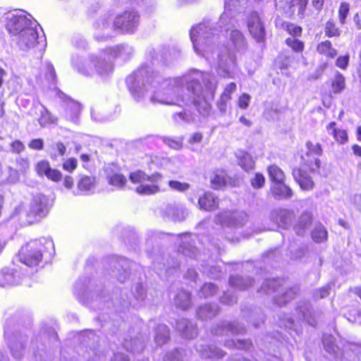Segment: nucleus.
Wrapping results in <instances>:
<instances>
[{"label":"nucleus","mask_w":361,"mask_h":361,"mask_svg":"<svg viewBox=\"0 0 361 361\" xmlns=\"http://www.w3.org/2000/svg\"><path fill=\"white\" fill-rule=\"evenodd\" d=\"M96 185V178L87 175H80L77 184L78 190L82 195H89L93 192Z\"/></svg>","instance_id":"29"},{"label":"nucleus","mask_w":361,"mask_h":361,"mask_svg":"<svg viewBox=\"0 0 361 361\" xmlns=\"http://www.w3.org/2000/svg\"><path fill=\"white\" fill-rule=\"evenodd\" d=\"M111 264L114 267V269L112 270L113 275L120 282H124L128 276V269L133 266V263L124 257H113Z\"/></svg>","instance_id":"19"},{"label":"nucleus","mask_w":361,"mask_h":361,"mask_svg":"<svg viewBox=\"0 0 361 361\" xmlns=\"http://www.w3.org/2000/svg\"><path fill=\"white\" fill-rule=\"evenodd\" d=\"M278 317V324L281 328L288 329L290 334L291 331L295 332L296 334H299L300 333V329L292 317L285 314L282 316L279 315Z\"/></svg>","instance_id":"42"},{"label":"nucleus","mask_w":361,"mask_h":361,"mask_svg":"<svg viewBox=\"0 0 361 361\" xmlns=\"http://www.w3.org/2000/svg\"><path fill=\"white\" fill-rule=\"evenodd\" d=\"M349 11L350 4L347 2H341L338 9V19L341 25H344L345 23Z\"/></svg>","instance_id":"59"},{"label":"nucleus","mask_w":361,"mask_h":361,"mask_svg":"<svg viewBox=\"0 0 361 361\" xmlns=\"http://www.w3.org/2000/svg\"><path fill=\"white\" fill-rule=\"evenodd\" d=\"M310 173V170L307 171L306 168L302 166L293 170V176L302 190H312L314 187Z\"/></svg>","instance_id":"21"},{"label":"nucleus","mask_w":361,"mask_h":361,"mask_svg":"<svg viewBox=\"0 0 361 361\" xmlns=\"http://www.w3.org/2000/svg\"><path fill=\"white\" fill-rule=\"evenodd\" d=\"M176 329L186 338H193L197 335V328L189 320L182 318L176 321Z\"/></svg>","instance_id":"30"},{"label":"nucleus","mask_w":361,"mask_h":361,"mask_svg":"<svg viewBox=\"0 0 361 361\" xmlns=\"http://www.w3.org/2000/svg\"><path fill=\"white\" fill-rule=\"evenodd\" d=\"M291 61H292V59L290 56H288L286 54H281L277 57V59L276 60V66L278 68H279L282 71V73L283 74L284 73L283 71H287V69L288 68V67L290 65ZM285 74H287V73H285Z\"/></svg>","instance_id":"56"},{"label":"nucleus","mask_w":361,"mask_h":361,"mask_svg":"<svg viewBox=\"0 0 361 361\" xmlns=\"http://www.w3.org/2000/svg\"><path fill=\"white\" fill-rule=\"evenodd\" d=\"M133 295V298L130 301H126L123 300V302H121V307H117L118 311L121 312L123 309L128 307V306L137 308L142 305L146 298V292L142 283H137L135 286Z\"/></svg>","instance_id":"22"},{"label":"nucleus","mask_w":361,"mask_h":361,"mask_svg":"<svg viewBox=\"0 0 361 361\" xmlns=\"http://www.w3.org/2000/svg\"><path fill=\"white\" fill-rule=\"evenodd\" d=\"M40 116L38 122L42 127H45L54 122V118L48 109L42 104H40Z\"/></svg>","instance_id":"51"},{"label":"nucleus","mask_w":361,"mask_h":361,"mask_svg":"<svg viewBox=\"0 0 361 361\" xmlns=\"http://www.w3.org/2000/svg\"><path fill=\"white\" fill-rule=\"evenodd\" d=\"M246 215L243 213L226 211L216 216L215 222L227 227H238L245 224Z\"/></svg>","instance_id":"18"},{"label":"nucleus","mask_w":361,"mask_h":361,"mask_svg":"<svg viewBox=\"0 0 361 361\" xmlns=\"http://www.w3.org/2000/svg\"><path fill=\"white\" fill-rule=\"evenodd\" d=\"M59 97L66 103H67L66 109V118L71 121L72 122L76 123L78 122L80 111L81 106L80 104L72 100L68 96L65 95L62 92L59 93Z\"/></svg>","instance_id":"26"},{"label":"nucleus","mask_w":361,"mask_h":361,"mask_svg":"<svg viewBox=\"0 0 361 361\" xmlns=\"http://www.w3.org/2000/svg\"><path fill=\"white\" fill-rule=\"evenodd\" d=\"M166 212L173 221H183L188 214L184 208L171 204L166 207Z\"/></svg>","instance_id":"48"},{"label":"nucleus","mask_w":361,"mask_h":361,"mask_svg":"<svg viewBox=\"0 0 361 361\" xmlns=\"http://www.w3.org/2000/svg\"><path fill=\"white\" fill-rule=\"evenodd\" d=\"M50 169L49 163L44 160L39 161L35 166L36 172L39 176H46Z\"/></svg>","instance_id":"62"},{"label":"nucleus","mask_w":361,"mask_h":361,"mask_svg":"<svg viewBox=\"0 0 361 361\" xmlns=\"http://www.w3.org/2000/svg\"><path fill=\"white\" fill-rule=\"evenodd\" d=\"M312 215L310 212H305L298 218L294 225V231L298 235H303L312 224Z\"/></svg>","instance_id":"36"},{"label":"nucleus","mask_w":361,"mask_h":361,"mask_svg":"<svg viewBox=\"0 0 361 361\" xmlns=\"http://www.w3.org/2000/svg\"><path fill=\"white\" fill-rule=\"evenodd\" d=\"M79 340L83 345H90L91 343L97 341V337L92 330H86L80 334Z\"/></svg>","instance_id":"57"},{"label":"nucleus","mask_w":361,"mask_h":361,"mask_svg":"<svg viewBox=\"0 0 361 361\" xmlns=\"http://www.w3.org/2000/svg\"><path fill=\"white\" fill-rule=\"evenodd\" d=\"M230 42L238 53H244L247 49V42L243 34L237 29L232 30L229 35Z\"/></svg>","instance_id":"32"},{"label":"nucleus","mask_w":361,"mask_h":361,"mask_svg":"<svg viewBox=\"0 0 361 361\" xmlns=\"http://www.w3.org/2000/svg\"><path fill=\"white\" fill-rule=\"evenodd\" d=\"M240 0H225L224 12L221 14L219 20L218 27L228 32L234 26L235 20V14L238 12ZM222 30H221V32Z\"/></svg>","instance_id":"13"},{"label":"nucleus","mask_w":361,"mask_h":361,"mask_svg":"<svg viewBox=\"0 0 361 361\" xmlns=\"http://www.w3.org/2000/svg\"><path fill=\"white\" fill-rule=\"evenodd\" d=\"M94 37L97 41H104L113 37L116 32L115 18L110 13H106L99 18L94 24Z\"/></svg>","instance_id":"11"},{"label":"nucleus","mask_w":361,"mask_h":361,"mask_svg":"<svg viewBox=\"0 0 361 361\" xmlns=\"http://www.w3.org/2000/svg\"><path fill=\"white\" fill-rule=\"evenodd\" d=\"M171 260H173V259H172ZM153 265L154 268L156 269L157 273L160 276L162 274V271L164 269L165 271V274L167 276H170L171 274H173V272H176L180 267V263L176 261H173L172 264H170L169 262H168V264L166 267V264L162 265L158 261H154L153 262Z\"/></svg>","instance_id":"44"},{"label":"nucleus","mask_w":361,"mask_h":361,"mask_svg":"<svg viewBox=\"0 0 361 361\" xmlns=\"http://www.w3.org/2000/svg\"><path fill=\"white\" fill-rule=\"evenodd\" d=\"M219 32L214 23L204 21L191 27L190 38L197 55L214 66L219 76L235 79L239 73L236 56L227 47L219 45Z\"/></svg>","instance_id":"2"},{"label":"nucleus","mask_w":361,"mask_h":361,"mask_svg":"<svg viewBox=\"0 0 361 361\" xmlns=\"http://www.w3.org/2000/svg\"><path fill=\"white\" fill-rule=\"evenodd\" d=\"M247 27L250 35L258 42H264L266 36L265 27L259 14L253 11L247 18Z\"/></svg>","instance_id":"16"},{"label":"nucleus","mask_w":361,"mask_h":361,"mask_svg":"<svg viewBox=\"0 0 361 361\" xmlns=\"http://www.w3.org/2000/svg\"><path fill=\"white\" fill-rule=\"evenodd\" d=\"M270 190L271 195L276 200L290 199L293 195V190L285 184L284 180L273 183Z\"/></svg>","instance_id":"31"},{"label":"nucleus","mask_w":361,"mask_h":361,"mask_svg":"<svg viewBox=\"0 0 361 361\" xmlns=\"http://www.w3.org/2000/svg\"><path fill=\"white\" fill-rule=\"evenodd\" d=\"M13 269L4 268L0 271V286L16 285L20 282V278Z\"/></svg>","instance_id":"34"},{"label":"nucleus","mask_w":361,"mask_h":361,"mask_svg":"<svg viewBox=\"0 0 361 361\" xmlns=\"http://www.w3.org/2000/svg\"><path fill=\"white\" fill-rule=\"evenodd\" d=\"M245 331V327L238 322H224L218 324L214 334L216 335H237L243 334Z\"/></svg>","instance_id":"27"},{"label":"nucleus","mask_w":361,"mask_h":361,"mask_svg":"<svg viewBox=\"0 0 361 361\" xmlns=\"http://www.w3.org/2000/svg\"><path fill=\"white\" fill-rule=\"evenodd\" d=\"M197 350L202 358L219 359L224 355V351L214 345H200Z\"/></svg>","instance_id":"35"},{"label":"nucleus","mask_w":361,"mask_h":361,"mask_svg":"<svg viewBox=\"0 0 361 361\" xmlns=\"http://www.w3.org/2000/svg\"><path fill=\"white\" fill-rule=\"evenodd\" d=\"M134 48L128 44H119L114 47L106 48V52L113 59H120L123 61L130 60L134 54Z\"/></svg>","instance_id":"20"},{"label":"nucleus","mask_w":361,"mask_h":361,"mask_svg":"<svg viewBox=\"0 0 361 361\" xmlns=\"http://www.w3.org/2000/svg\"><path fill=\"white\" fill-rule=\"evenodd\" d=\"M104 172L108 183L117 188H122L126 183V177L122 175L115 165H108L104 167Z\"/></svg>","instance_id":"25"},{"label":"nucleus","mask_w":361,"mask_h":361,"mask_svg":"<svg viewBox=\"0 0 361 361\" xmlns=\"http://www.w3.org/2000/svg\"><path fill=\"white\" fill-rule=\"evenodd\" d=\"M169 338V330L166 325L159 324L155 328L154 341L157 345H162Z\"/></svg>","instance_id":"43"},{"label":"nucleus","mask_w":361,"mask_h":361,"mask_svg":"<svg viewBox=\"0 0 361 361\" xmlns=\"http://www.w3.org/2000/svg\"><path fill=\"white\" fill-rule=\"evenodd\" d=\"M151 64L145 63L126 80L128 88L137 102H142L149 92L152 104L194 106L205 118L211 111L209 101L214 97L217 81L214 75L197 69H191L182 76L164 78L155 72L152 65L159 59L154 49L148 51Z\"/></svg>","instance_id":"1"},{"label":"nucleus","mask_w":361,"mask_h":361,"mask_svg":"<svg viewBox=\"0 0 361 361\" xmlns=\"http://www.w3.org/2000/svg\"><path fill=\"white\" fill-rule=\"evenodd\" d=\"M173 121L178 124L190 123L195 120V116L192 114L186 111L185 110L181 112L174 114L173 115Z\"/></svg>","instance_id":"55"},{"label":"nucleus","mask_w":361,"mask_h":361,"mask_svg":"<svg viewBox=\"0 0 361 361\" xmlns=\"http://www.w3.org/2000/svg\"><path fill=\"white\" fill-rule=\"evenodd\" d=\"M54 254L53 240L48 238H41L30 240L23 246L18 253V259L25 265L32 267L38 266L44 256L51 258Z\"/></svg>","instance_id":"4"},{"label":"nucleus","mask_w":361,"mask_h":361,"mask_svg":"<svg viewBox=\"0 0 361 361\" xmlns=\"http://www.w3.org/2000/svg\"><path fill=\"white\" fill-rule=\"evenodd\" d=\"M286 44L294 51L300 52L304 49V44L302 41L295 37H288L286 39Z\"/></svg>","instance_id":"61"},{"label":"nucleus","mask_w":361,"mask_h":361,"mask_svg":"<svg viewBox=\"0 0 361 361\" xmlns=\"http://www.w3.org/2000/svg\"><path fill=\"white\" fill-rule=\"evenodd\" d=\"M227 183L226 172L223 170H216L211 177V183L214 189H219Z\"/></svg>","instance_id":"47"},{"label":"nucleus","mask_w":361,"mask_h":361,"mask_svg":"<svg viewBox=\"0 0 361 361\" xmlns=\"http://www.w3.org/2000/svg\"><path fill=\"white\" fill-rule=\"evenodd\" d=\"M251 342L247 340H226L225 341L224 345L228 348H238V349H249L251 346Z\"/></svg>","instance_id":"54"},{"label":"nucleus","mask_w":361,"mask_h":361,"mask_svg":"<svg viewBox=\"0 0 361 361\" xmlns=\"http://www.w3.org/2000/svg\"><path fill=\"white\" fill-rule=\"evenodd\" d=\"M293 212L286 209H276L271 212L270 219L282 228H287L290 226Z\"/></svg>","instance_id":"24"},{"label":"nucleus","mask_w":361,"mask_h":361,"mask_svg":"<svg viewBox=\"0 0 361 361\" xmlns=\"http://www.w3.org/2000/svg\"><path fill=\"white\" fill-rule=\"evenodd\" d=\"M12 40L15 42L18 47L23 51H27L32 48H36L42 53L46 47V38L43 34L39 36L37 27H27L21 31L20 34L14 36Z\"/></svg>","instance_id":"7"},{"label":"nucleus","mask_w":361,"mask_h":361,"mask_svg":"<svg viewBox=\"0 0 361 361\" xmlns=\"http://www.w3.org/2000/svg\"><path fill=\"white\" fill-rule=\"evenodd\" d=\"M109 57L111 56L106 52V49L98 54H89L87 63L78 54H73L71 56V64L78 73L84 75L91 76L96 74L102 79H106L114 71V64Z\"/></svg>","instance_id":"3"},{"label":"nucleus","mask_w":361,"mask_h":361,"mask_svg":"<svg viewBox=\"0 0 361 361\" xmlns=\"http://www.w3.org/2000/svg\"><path fill=\"white\" fill-rule=\"evenodd\" d=\"M307 152L302 155V167L307 168L310 172L314 173L320 167L319 157L322 155V149L319 144H313L308 141L306 143Z\"/></svg>","instance_id":"12"},{"label":"nucleus","mask_w":361,"mask_h":361,"mask_svg":"<svg viewBox=\"0 0 361 361\" xmlns=\"http://www.w3.org/2000/svg\"><path fill=\"white\" fill-rule=\"evenodd\" d=\"M219 204V200L215 195L211 192H204L198 200V204L200 209L212 211L215 209Z\"/></svg>","instance_id":"33"},{"label":"nucleus","mask_w":361,"mask_h":361,"mask_svg":"<svg viewBox=\"0 0 361 361\" xmlns=\"http://www.w3.org/2000/svg\"><path fill=\"white\" fill-rule=\"evenodd\" d=\"M197 239V235L188 233L177 235L178 243V255L188 256L190 258H196L197 257V248L195 246Z\"/></svg>","instance_id":"15"},{"label":"nucleus","mask_w":361,"mask_h":361,"mask_svg":"<svg viewBox=\"0 0 361 361\" xmlns=\"http://www.w3.org/2000/svg\"><path fill=\"white\" fill-rule=\"evenodd\" d=\"M253 280L250 277L232 276L229 279V284L231 287L238 290H245L252 285Z\"/></svg>","instance_id":"40"},{"label":"nucleus","mask_w":361,"mask_h":361,"mask_svg":"<svg viewBox=\"0 0 361 361\" xmlns=\"http://www.w3.org/2000/svg\"><path fill=\"white\" fill-rule=\"evenodd\" d=\"M130 179L133 183L140 184L136 192L142 195H154L165 190L163 187L164 176L158 172L149 176L139 170L131 173Z\"/></svg>","instance_id":"5"},{"label":"nucleus","mask_w":361,"mask_h":361,"mask_svg":"<svg viewBox=\"0 0 361 361\" xmlns=\"http://www.w3.org/2000/svg\"><path fill=\"white\" fill-rule=\"evenodd\" d=\"M317 51L323 55L329 58H334L337 55L336 50L332 47L331 43L329 40H326L320 42L317 45Z\"/></svg>","instance_id":"49"},{"label":"nucleus","mask_w":361,"mask_h":361,"mask_svg":"<svg viewBox=\"0 0 361 361\" xmlns=\"http://www.w3.org/2000/svg\"><path fill=\"white\" fill-rule=\"evenodd\" d=\"M331 86L333 92L335 94H338L345 89V78L339 72L336 73L335 78L332 81Z\"/></svg>","instance_id":"53"},{"label":"nucleus","mask_w":361,"mask_h":361,"mask_svg":"<svg viewBox=\"0 0 361 361\" xmlns=\"http://www.w3.org/2000/svg\"><path fill=\"white\" fill-rule=\"evenodd\" d=\"M312 238L316 243H322L327 239V231L322 224H317L312 231Z\"/></svg>","instance_id":"52"},{"label":"nucleus","mask_w":361,"mask_h":361,"mask_svg":"<svg viewBox=\"0 0 361 361\" xmlns=\"http://www.w3.org/2000/svg\"><path fill=\"white\" fill-rule=\"evenodd\" d=\"M295 311L298 321L305 322L312 326H315L316 322L312 317L310 302L307 301L299 302Z\"/></svg>","instance_id":"28"},{"label":"nucleus","mask_w":361,"mask_h":361,"mask_svg":"<svg viewBox=\"0 0 361 361\" xmlns=\"http://www.w3.org/2000/svg\"><path fill=\"white\" fill-rule=\"evenodd\" d=\"M114 18L116 30L119 33L133 34L140 24V16L134 9L126 10Z\"/></svg>","instance_id":"10"},{"label":"nucleus","mask_w":361,"mask_h":361,"mask_svg":"<svg viewBox=\"0 0 361 361\" xmlns=\"http://www.w3.org/2000/svg\"><path fill=\"white\" fill-rule=\"evenodd\" d=\"M284 280L281 279H267L261 286L259 292L265 294L276 293L274 295V301L279 305H283L294 298L299 290L298 286L289 289L283 288Z\"/></svg>","instance_id":"6"},{"label":"nucleus","mask_w":361,"mask_h":361,"mask_svg":"<svg viewBox=\"0 0 361 361\" xmlns=\"http://www.w3.org/2000/svg\"><path fill=\"white\" fill-rule=\"evenodd\" d=\"M73 293L80 302L86 305L90 304L94 296L95 300L102 298L96 288L94 281L87 276L80 278L75 282Z\"/></svg>","instance_id":"9"},{"label":"nucleus","mask_w":361,"mask_h":361,"mask_svg":"<svg viewBox=\"0 0 361 361\" xmlns=\"http://www.w3.org/2000/svg\"><path fill=\"white\" fill-rule=\"evenodd\" d=\"M217 291V287L212 283H206L200 291V297L208 298L214 295Z\"/></svg>","instance_id":"58"},{"label":"nucleus","mask_w":361,"mask_h":361,"mask_svg":"<svg viewBox=\"0 0 361 361\" xmlns=\"http://www.w3.org/2000/svg\"><path fill=\"white\" fill-rule=\"evenodd\" d=\"M341 34L340 30L332 20L326 22L325 25V35L329 37H338Z\"/></svg>","instance_id":"60"},{"label":"nucleus","mask_w":361,"mask_h":361,"mask_svg":"<svg viewBox=\"0 0 361 361\" xmlns=\"http://www.w3.org/2000/svg\"><path fill=\"white\" fill-rule=\"evenodd\" d=\"M251 185L255 189H260L264 187L265 183V178L263 174L256 173L255 176L250 180Z\"/></svg>","instance_id":"63"},{"label":"nucleus","mask_w":361,"mask_h":361,"mask_svg":"<svg viewBox=\"0 0 361 361\" xmlns=\"http://www.w3.org/2000/svg\"><path fill=\"white\" fill-rule=\"evenodd\" d=\"M174 304L182 310L188 309L191 305L190 293L183 290L179 291L174 298Z\"/></svg>","instance_id":"45"},{"label":"nucleus","mask_w":361,"mask_h":361,"mask_svg":"<svg viewBox=\"0 0 361 361\" xmlns=\"http://www.w3.org/2000/svg\"><path fill=\"white\" fill-rule=\"evenodd\" d=\"M235 156L238 159V164L245 171L254 169L255 161L247 152L243 150H238L235 152Z\"/></svg>","instance_id":"37"},{"label":"nucleus","mask_w":361,"mask_h":361,"mask_svg":"<svg viewBox=\"0 0 361 361\" xmlns=\"http://www.w3.org/2000/svg\"><path fill=\"white\" fill-rule=\"evenodd\" d=\"M322 343L325 350L335 358L338 357L341 354L340 348L335 344V338L332 335L324 334Z\"/></svg>","instance_id":"38"},{"label":"nucleus","mask_w":361,"mask_h":361,"mask_svg":"<svg viewBox=\"0 0 361 361\" xmlns=\"http://www.w3.org/2000/svg\"><path fill=\"white\" fill-rule=\"evenodd\" d=\"M4 336L13 357L16 360L21 359L24 352L23 343L25 341V336L19 333L10 335L7 329H5Z\"/></svg>","instance_id":"17"},{"label":"nucleus","mask_w":361,"mask_h":361,"mask_svg":"<svg viewBox=\"0 0 361 361\" xmlns=\"http://www.w3.org/2000/svg\"><path fill=\"white\" fill-rule=\"evenodd\" d=\"M336 123L331 122L327 126L326 130L329 134L333 135L335 140L341 144H343L348 140V134L345 130L337 129Z\"/></svg>","instance_id":"41"},{"label":"nucleus","mask_w":361,"mask_h":361,"mask_svg":"<svg viewBox=\"0 0 361 361\" xmlns=\"http://www.w3.org/2000/svg\"><path fill=\"white\" fill-rule=\"evenodd\" d=\"M268 173L270 180L273 183L281 182L285 180L283 171L276 165H271L268 167Z\"/></svg>","instance_id":"50"},{"label":"nucleus","mask_w":361,"mask_h":361,"mask_svg":"<svg viewBox=\"0 0 361 361\" xmlns=\"http://www.w3.org/2000/svg\"><path fill=\"white\" fill-rule=\"evenodd\" d=\"M169 186L173 190L178 192H185L190 188V184L182 183L178 180H170Z\"/></svg>","instance_id":"64"},{"label":"nucleus","mask_w":361,"mask_h":361,"mask_svg":"<svg viewBox=\"0 0 361 361\" xmlns=\"http://www.w3.org/2000/svg\"><path fill=\"white\" fill-rule=\"evenodd\" d=\"M219 312V307L216 304H206L200 306L197 310V317L202 319L214 317Z\"/></svg>","instance_id":"39"},{"label":"nucleus","mask_w":361,"mask_h":361,"mask_svg":"<svg viewBox=\"0 0 361 361\" xmlns=\"http://www.w3.org/2000/svg\"><path fill=\"white\" fill-rule=\"evenodd\" d=\"M24 11H13L6 14V27L12 37L20 34L27 27H37V23Z\"/></svg>","instance_id":"8"},{"label":"nucleus","mask_w":361,"mask_h":361,"mask_svg":"<svg viewBox=\"0 0 361 361\" xmlns=\"http://www.w3.org/2000/svg\"><path fill=\"white\" fill-rule=\"evenodd\" d=\"M308 0H276V6L291 13L298 12V16L303 18Z\"/></svg>","instance_id":"23"},{"label":"nucleus","mask_w":361,"mask_h":361,"mask_svg":"<svg viewBox=\"0 0 361 361\" xmlns=\"http://www.w3.org/2000/svg\"><path fill=\"white\" fill-rule=\"evenodd\" d=\"M48 197L41 193L35 195L30 205L27 213L29 216H33L36 219H41L45 217L51 207Z\"/></svg>","instance_id":"14"},{"label":"nucleus","mask_w":361,"mask_h":361,"mask_svg":"<svg viewBox=\"0 0 361 361\" xmlns=\"http://www.w3.org/2000/svg\"><path fill=\"white\" fill-rule=\"evenodd\" d=\"M122 345L123 348L126 349V350L133 353H140L145 348L144 341L141 340L140 338H135L130 341L125 339Z\"/></svg>","instance_id":"46"}]
</instances>
